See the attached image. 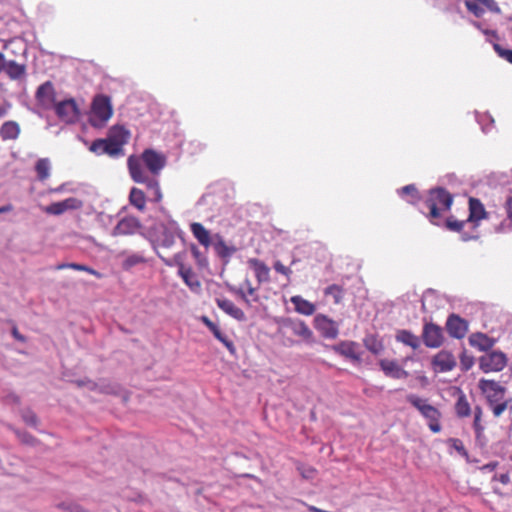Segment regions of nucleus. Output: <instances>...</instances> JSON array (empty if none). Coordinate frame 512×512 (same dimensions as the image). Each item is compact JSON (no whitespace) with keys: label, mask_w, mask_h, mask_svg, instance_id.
I'll return each instance as SVG.
<instances>
[{"label":"nucleus","mask_w":512,"mask_h":512,"mask_svg":"<svg viewBox=\"0 0 512 512\" xmlns=\"http://www.w3.org/2000/svg\"><path fill=\"white\" fill-rule=\"evenodd\" d=\"M128 169L131 178L137 183H143L147 186V189L151 193L152 200L159 202L162 199V193L160 191L159 182L156 178L149 176L144 168L142 167L141 160L130 156L128 158Z\"/></svg>","instance_id":"1"},{"label":"nucleus","mask_w":512,"mask_h":512,"mask_svg":"<svg viewBox=\"0 0 512 512\" xmlns=\"http://www.w3.org/2000/svg\"><path fill=\"white\" fill-rule=\"evenodd\" d=\"M453 203V196L444 188L431 189L429 197L426 200V205L430 210L429 217L433 224H438L434 221L441 216V211H447L451 208Z\"/></svg>","instance_id":"2"},{"label":"nucleus","mask_w":512,"mask_h":512,"mask_svg":"<svg viewBox=\"0 0 512 512\" xmlns=\"http://www.w3.org/2000/svg\"><path fill=\"white\" fill-rule=\"evenodd\" d=\"M113 108L110 97L100 94L96 95L92 102L90 122L93 127H103L111 118Z\"/></svg>","instance_id":"3"},{"label":"nucleus","mask_w":512,"mask_h":512,"mask_svg":"<svg viewBox=\"0 0 512 512\" xmlns=\"http://www.w3.org/2000/svg\"><path fill=\"white\" fill-rule=\"evenodd\" d=\"M158 256L162 259V261L167 266H178V273L185 282L187 286H189L191 289H199L200 288V282L198 281L196 275L192 271L191 268H187L182 263V256L181 254H175L171 258H165L162 254L158 253Z\"/></svg>","instance_id":"4"},{"label":"nucleus","mask_w":512,"mask_h":512,"mask_svg":"<svg viewBox=\"0 0 512 512\" xmlns=\"http://www.w3.org/2000/svg\"><path fill=\"white\" fill-rule=\"evenodd\" d=\"M507 357L501 351H491L479 358V368L484 373L499 372L505 368Z\"/></svg>","instance_id":"5"},{"label":"nucleus","mask_w":512,"mask_h":512,"mask_svg":"<svg viewBox=\"0 0 512 512\" xmlns=\"http://www.w3.org/2000/svg\"><path fill=\"white\" fill-rule=\"evenodd\" d=\"M479 389L485 394L489 406L504 400L506 388L494 380L480 379Z\"/></svg>","instance_id":"6"},{"label":"nucleus","mask_w":512,"mask_h":512,"mask_svg":"<svg viewBox=\"0 0 512 512\" xmlns=\"http://www.w3.org/2000/svg\"><path fill=\"white\" fill-rule=\"evenodd\" d=\"M431 365L434 372L444 373L452 371L456 367L457 362L452 352L441 350L432 357Z\"/></svg>","instance_id":"7"},{"label":"nucleus","mask_w":512,"mask_h":512,"mask_svg":"<svg viewBox=\"0 0 512 512\" xmlns=\"http://www.w3.org/2000/svg\"><path fill=\"white\" fill-rule=\"evenodd\" d=\"M57 116L65 123H74L79 118V109L74 99H66L55 105Z\"/></svg>","instance_id":"8"},{"label":"nucleus","mask_w":512,"mask_h":512,"mask_svg":"<svg viewBox=\"0 0 512 512\" xmlns=\"http://www.w3.org/2000/svg\"><path fill=\"white\" fill-rule=\"evenodd\" d=\"M422 339L428 348H439L444 341L443 330L434 323H425L422 331Z\"/></svg>","instance_id":"9"},{"label":"nucleus","mask_w":512,"mask_h":512,"mask_svg":"<svg viewBox=\"0 0 512 512\" xmlns=\"http://www.w3.org/2000/svg\"><path fill=\"white\" fill-rule=\"evenodd\" d=\"M406 400L415 407L428 422L436 418H441V412L436 407L428 404L426 399H422L415 394H409Z\"/></svg>","instance_id":"10"},{"label":"nucleus","mask_w":512,"mask_h":512,"mask_svg":"<svg viewBox=\"0 0 512 512\" xmlns=\"http://www.w3.org/2000/svg\"><path fill=\"white\" fill-rule=\"evenodd\" d=\"M142 161L153 175H158L166 165V157L153 149H146L142 153Z\"/></svg>","instance_id":"11"},{"label":"nucleus","mask_w":512,"mask_h":512,"mask_svg":"<svg viewBox=\"0 0 512 512\" xmlns=\"http://www.w3.org/2000/svg\"><path fill=\"white\" fill-rule=\"evenodd\" d=\"M177 227L171 225H161L157 238L154 241V248L159 252V248L168 249L171 248L175 244L176 236H177Z\"/></svg>","instance_id":"12"},{"label":"nucleus","mask_w":512,"mask_h":512,"mask_svg":"<svg viewBox=\"0 0 512 512\" xmlns=\"http://www.w3.org/2000/svg\"><path fill=\"white\" fill-rule=\"evenodd\" d=\"M315 328L321 333L324 338L335 339L338 336V325L327 316L318 314L314 318Z\"/></svg>","instance_id":"13"},{"label":"nucleus","mask_w":512,"mask_h":512,"mask_svg":"<svg viewBox=\"0 0 512 512\" xmlns=\"http://www.w3.org/2000/svg\"><path fill=\"white\" fill-rule=\"evenodd\" d=\"M82 207V201L70 197L60 202H54L48 206L43 207V211L50 215H62L66 211L76 210Z\"/></svg>","instance_id":"14"},{"label":"nucleus","mask_w":512,"mask_h":512,"mask_svg":"<svg viewBox=\"0 0 512 512\" xmlns=\"http://www.w3.org/2000/svg\"><path fill=\"white\" fill-rule=\"evenodd\" d=\"M90 151L97 155H109L110 157H120L123 156L124 153L118 148V144L111 143L108 138L105 139H96L92 142L90 146Z\"/></svg>","instance_id":"15"},{"label":"nucleus","mask_w":512,"mask_h":512,"mask_svg":"<svg viewBox=\"0 0 512 512\" xmlns=\"http://www.w3.org/2000/svg\"><path fill=\"white\" fill-rule=\"evenodd\" d=\"M332 350L354 362H359L361 359L359 344L353 341H341L340 343L333 345Z\"/></svg>","instance_id":"16"},{"label":"nucleus","mask_w":512,"mask_h":512,"mask_svg":"<svg viewBox=\"0 0 512 512\" xmlns=\"http://www.w3.org/2000/svg\"><path fill=\"white\" fill-rule=\"evenodd\" d=\"M36 99L43 108H51L55 103V90L50 81L44 82L36 91Z\"/></svg>","instance_id":"17"},{"label":"nucleus","mask_w":512,"mask_h":512,"mask_svg":"<svg viewBox=\"0 0 512 512\" xmlns=\"http://www.w3.org/2000/svg\"><path fill=\"white\" fill-rule=\"evenodd\" d=\"M446 329L449 335L456 339H461L468 330L467 322L458 315L451 314L446 322Z\"/></svg>","instance_id":"18"},{"label":"nucleus","mask_w":512,"mask_h":512,"mask_svg":"<svg viewBox=\"0 0 512 512\" xmlns=\"http://www.w3.org/2000/svg\"><path fill=\"white\" fill-rule=\"evenodd\" d=\"M140 221L132 216L124 217L121 219L113 229V235H130L134 234L140 229Z\"/></svg>","instance_id":"19"},{"label":"nucleus","mask_w":512,"mask_h":512,"mask_svg":"<svg viewBox=\"0 0 512 512\" xmlns=\"http://www.w3.org/2000/svg\"><path fill=\"white\" fill-rule=\"evenodd\" d=\"M283 326L288 328L294 335L299 336L303 340L311 341L313 332L302 320L286 319Z\"/></svg>","instance_id":"20"},{"label":"nucleus","mask_w":512,"mask_h":512,"mask_svg":"<svg viewBox=\"0 0 512 512\" xmlns=\"http://www.w3.org/2000/svg\"><path fill=\"white\" fill-rule=\"evenodd\" d=\"M379 365L384 374L394 379H401L408 377L409 373L398 365L394 360L381 359Z\"/></svg>","instance_id":"21"},{"label":"nucleus","mask_w":512,"mask_h":512,"mask_svg":"<svg viewBox=\"0 0 512 512\" xmlns=\"http://www.w3.org/2000/svg\"><path fill=\"white\" fill-rule=\"evenodd\" d=\"M130 133L122 126H113L109 129L108 140L113 144H118V148L124 153V145L128 142Z\"/></svg>","instance_id":"22"},{"label":"nucleus","mask_w":512,"mask_h":512,"mask_svg":"<svg viewBox=\"0 0 512 512\" xmlns=\"http://www.w3.org/2000/svg\"><path fill=\"white\" fill-rule=\"evenodd\" d=\"M190 230L197 241L206 249L213 244L214 236H211L210 232L201 223H191Z\"/></svg>","instance_id":"23"},{"label":"nucleus","mask_w":512,"mask_h":512,"mask_svg":"<svg viewBox=\"0 0 512 512\" xmlns=\"http://www.w3.org/2000/svg\"><path fill=\"white\" fill-rule=\"evenodd\" d=\"M218 307L223 310L226 314L233 317L238 321H244L246 319L245 313L237 307L231 300L225 298L216 299Z\"/></svg>","instance_id":"24"},{"label":"nucleus","mask_w":512,"mask_h":512,"mask_svg":"<svg viewBox=\"0 0 512 512\" xmlns=\"http://www.w3.org/2000/svg\"><path fill=\"white\" fill-rule=\"evenodd\" d=\"M488 216L484 205L481 203L479 199L470 198L469 199V217L467 221L478 223L482 219H486Z\"/></svg>","instance_id":"25"},{"label":"nucleus","mask_w":512,"mask_h":512,"mask_svg":"<svg viewBox=\"0 0 512 512\" xmlns=\"http://www.w3.org/2000/svg\"><path fill=\"white\" fill-rule=\"evenodd\" d=\"M255 272L257 281L261 284L270 280L269 267L257 258H250L247 262Z\"/></svg>","instance_id":"26"},{"label":"nucleus","mask_w":512,"mask_h":512,"mask_svg":"<svg viewBox=\"0 0 512 512\" xmlns=\"http://www.w3.org/2000/svg\"><path fill=\"white\" fill-rule=\"evenodd\" d=\"M471 346L478 348L480 351H489L495 345V339L484 333H474L469 337Z\"/></svg>","instance_id":"27"},{"label":"nucleus","mask_w":512,"mask_h":512,"mask_svg":"<svg viewBox=\"0 0 512 512\" xmlns=\"http://www.w3.org/2000/svg\"><path fill=\"white\" fill-rule=\"evenodd\" d=\"M212 245L217 255L223 259L230 258L236 252V248L228 246L220 234L214 235V242Z\"/></svg>","instance_id":"28"},{"label":"nucleus","mask_w":512,"mask_h":512,"mask_svg":"<svg viewBox=\"0 0 512 512\" xmlns=\"http://www.w3.org/2000/svg\"><path fill=\"white\" fill-rule=\"evenodd\" d=\"M3 71L13 80L20 79L25 75V66L18 64L14 60L6 61L3 56Z\"/></svg>","instance_id":"29"},{"label":"nucleus","mask_w":512,"mask_h":512,"mask_svg":"<svg viewBox=\"0 0 512 512\" xmlns=\"http://www.w3.org/2000/svg\"><path fill=\"white\" fill-rule=\"evenodd\" d=\"M20 134V126L15 121H6L0 127V137L2 140H15Z\"/></svg>","instance_id":"30"},{"label":"nucleus","mask_w":512,"mask_h":512,"mask_svg":"<svg viewBox=\"0 0 512 512\" xmlns=\"http://www.w3.org/2000/svg\"><path fill=\"white\" fill-rule=\"evenodd\" d=\"M291 302L293 303L295 310L303 315L310 316L314 314L316 307L313 303L308 300L302 298L299 295L291 297Z\"/></svg>","instance_id":"31"},{"label":"nucleus","mask_w":512,"mask_h":512,"mask_svg":"<svg viewBox=\"0 0 512 512\" xmlns=\"http://www.w3.org/2000/svg\"><path fill=\"white\" fill-rule=\"evenodd\" d=\"M455 413L459 418H465L471 415V407L466 395L458 389V398L455 403Z\"/></svg>","instance_id":"32"},{"label":"nucleus","mask_w":512,"mask_h":512,"mask_svg":"<svg viewBox=\"0 0 512 512\" xmlns=\"http://www.w3.org/2000/svg\"><path fill=\"white\" fill-rule=\"evenodd\" d=\"M396 340L413 349L420 347L419 337L408 330H399L396 334Z\"/></svg>","instance_id":"33"},{"label":"nucleus","mask_w":512,"mask_h":512,"mask_svg":"<svg viewBox=\"0 0 512 512\" xmlns=\"http://www.w3.org/2000/svg\"><path fill=\"white\" fill-rule=\"evenodd\" d=\"M130 204L136 207L138 210L143 211L146 206V197L142 190L133 187L129 194Z\"/></svg>","instance_id":"34"},{"label":"nucleus","mask_w":512,"mask_h":512,"mask_svg":"<svg viewBox=\"0 0 512 512\" xmlns=\"http://www.w3.org/2000/svg\"><path fill=\"white\" fill-rule=\"evenodd\" d=\"M35 170H36V173H37V178L40 181H44L47 178H49L50 170H51V165H50L49 159H47V158L39 159L36 162Z\"/></svg>","instance_id":"35"},{"label":"nucleus","mask_w":512,"mask_h":512,"mask_svg":"<svg viewBox=\"0 0 512 512\" xmlns=\"http://www.w3.org/2000/svg\"><path fill=\"white\" fill-rule=\"evenodd\" d=\"M120 391L121 387L116 383H112L107 380L97 382V393L117 395Z\"/></svg>","instance_id":"36"},{"label":"nucleus","mask_w":512,"mask_h":512,"mask_svg":"<svg viewBox=\"0 0 512 512\" xmlns=\"http://www.w3.org/2000/svg\"><path fill=\"white\" fill-rule=\"evenodd\" d=\"M145 261V257L141 253L129 254L123 260L122 268L124 270H129L138 264L144 263Z\"/></svg>","instance_id":"37"},{"label":"nucleus","mask_w":512,"mask_h":512,"mask_svg":"<svg viewBox=\"0 0 512 512\" xmlns=\"http://www.w3.org/2000/svg\"><path fill=\"white\" fill-rule=\"evenodd\" d=\"M495 417H500L506 410L512 413V399L500 401L494 405L489 406Z\"/></svg>","instance_id":"38"},{"label":"nucleus","mask_w":512,"mask_h":512,"mask_svg":"<svg viewBox=\"0 0 512 512\" xmlns=\"http://www.w3.org/2000/svg\"><path fill=\"white\" fill-rule=\"evenodd\" d=\"M15 434L21 443L25 445L34 447L39 444V440L26 431L15 430Z\"/></svg>","instance_id":"39"},{"label":"nucleus","mask_w":512,"mask_h":512,"mask_svg":"<svg viewBox=\"0 0 512 512\" xmlns=\"http://www.w3.org/2000/svg\"><path fill=\"white\" fill-rule=\"evenodd\" d=\"M324 293H325V295H331L336 304H339L342 301L343 294H344L343 289L336 284H332V285L328 286L324 290Z\"/></svg>","instance_id":"40"},{"label":"nucleus","mask_w":512,"mask_h":512,"mask_svg":"<svg viewBox=\"0 0 512 512\" xmlns=\"http://www.w3.org/2000/svg\"><path fill=\"white\" fill-rule=\"evenodd\" d=\"M23 421L34 428H36L39 424V420L37 415L30 409H25L21 413Z\"/></svg>","instance_id":"41"},{"label":"nucleus","mask_w":512,"mask_h":512,"mask_svg":"<svg viewBox=\"0 0 512 512\" xmlns=\"http://www.w3.org/2000/svg\"><path fill=\"white\" fill-rule=\"evenodd\" d=\"M193 257L196 260V263L199 267H206L208 265L207 257L204 253H202L198 247L194 244L190 247Z\"/></svg>","instance_id":"42"},{"label":"nucleus","mask_w":512,"mask_h":512,"mask_svg":"<svg viewBox=\"0 0 512 512\" xmlns=\"http://www.w3.org/2000/svg\"><path fill=\"white\" fill-rule=\"evenodd\" d=\"M464 225L465 221H459L455 219L453 216L448 217L445 221L446 228L454 232H460Z\"/></svg>","instance_id":"43"},{"label":"nucleus","mask_w":512,"mask_h":512,"mask_svg":"<svg viewBox=\"0 0 512 512\" xmlns=\"http://www.w3.org/2000/svg\"><path fill=\"white\" fill-rule=\"evenodd\" d=\"M482 419V408L480 406H476L474 408V422L473 427L477 435H480L483 431V426L481 425Z\"/></svg>","instance_id":"44"},{"label":"nucleus","mask_w":512,"mask_h":512,"mask_svg":"<svg viewBox=\"0 0 512 512\" xmlns=\"http://www.w3.org/2000/svg\"><path fill=\"white\" fill-rule=\"evenodd\" d=\"M205 325L210 329V331L213 333L215 338H217L219 341H223V337L225 334L222 333V331L219 329V327L214 324L208 317L204 316L202 318Z\"/></svg>","instance_id":"45"},{"label":"nucleus","mask_w":512,"mask_h":512,"mask_svg":"<svg viewBox=\"0 0 512 512\" xmlns=\"http://www.w3.org/2000/svg\"><path fill=\"white\" fill-rule=\"evenodd\" d=\"M460 365L462 371H468L474 365V357L467 354L464 350L460 355Z\"/></svg>","instance_id":"46"},{"label":"nucleus","mask_w":512,"mask_h":512,"mask_svg":"<svg viewBox=\"0 0 512 512\" xmlns=\"http://www.w3.org/2000/svg\"><path fill=\"white\" fill-rule=\"evenodd\" d=\"M465 6L467 10L473 13L476 17H480L484 13V10L475 2L467 0L465 1Z\"/></svg>","instance_id":"47"},{"label":"nucleus","mask_w":512,"mask_h":512,"mask_svg":"<svg viewBox=\"0 0 512 512\" xmlns=\"http://www.w3.org/2000/svg\"><path fill=\"white\" fill-rule=\"evenodd\" d=\"M450 442L452 444V447L462 456H465L467 457L468 456V453H467V450L465 449L462 441L460 439H457V438H452L450 439Z\"/></svg>","instance_id":"48"},{"label":"nucleus","mask_w":512,"mask_h":512,"mask_svg":"<svg viewBox=\"0 0 512 512\" xmlns=\"http://www.w3.org/2000/svg\"><path fill=\"white\" fill-rule=\"evenodd\" d=\"M274 269L276 272L286 276L287 279H289L290 275L292 274V270L290 268L284 266L280 261H276L274 263Z\"/></svg>","instance_id":"49"},{"label":"nucleus","mask_w":512,"mask_h":512,"mask_svg":"<svg viewBox=\"0 0 512 512\" xmlns=\"http://www.w3.org/2000/svg\"><path fill=\"white\" fill-rule=\"evenodd\" d=\"M495 50L498 52L499 56L512 64V50L503 49L499 45H495Z\"/></svg>","instance_id":"50"},{"label":"nucleus","mask_w":512,"mask_h":512,"mask_svg":"<svg viewBox=\"0 0 512 512\" xmlns=\"http://www.w3.org/2000/svg\"><path fill=\"white\" fill-rule=\"evenodd\" d=\"M68 266H69V268L74 269V270L86 271L90 274L98 275V273L94 269H92L88 266H85V265H81V264H77V263H69Z\"/></svg>","instance_id":"51"},{"label":"nucleus","mask_w":512,"mask_h":512,"mask_svg":"<svg viewBox=\"0 0 512 512\" xmlns=\"http://www.w3.org/2000/svg\"><path fill=\"white\" fill-rule=\"evenodd\" d=\"M504 208H505V211L507 214V218L510 221H512V194L507 196L505 203H504Z\"/></svg>","instance_id":"52"},{"label":"nucleus","mask_w":512,"mask_h":512,"mask_svg":"<svg viewBox=\"0 0 512 512\" xmlns=\"http://www.w3.org/2000/svg\"><path fill=\"white\" fill-rule=\"evenodd\" d=\"M299 471L305 479H312L315 474V469L312 467H300Z\"/></svg>","instance_id":"53"},{"label":"nucleus","mask_w":512,"mask_h":512,"mask_svg":"<svg viewBox=\"0 0 512 512\" xmlns=\"http://www.w3.org/2000/svg\"><path fill=\"white\" fill-rule=\"evenodd\" d=\"M440 418H436L435 420H431L428 422V426L430 430L434 433H438L441 431V425L439 422Z\"/></svg>","instance_id":"54"},{"label":"nucleus","mask_w":512,"mask_h":512,"mask_svg":"<svg viewBox=\"0 0 512 512\" xmlns=\"http://www.w3.org/2000/svg\"><path fill=\"white\" fill-rule=\"evenodd\" d=\"M400 193L401 194H410V195L414 196L415 194H417V189L413 184H410V185H406L403 188H401Z\"/></svg>","instance_id":"55"},{"label":"nucleus","mask_w":512,"mask_h":512,"mask_svg":"<svg viewBox=\"0 0 512 512\" xmlns=\"http://www.w3.org/2000/svg\"><path fill=\"white\" fill-rule=\"evenodd\" d=\"M60 507L68 512H82L81 508L76 504H61Z\"/></svg>","instance_id":"56"},{"label":"nucleus","mask_w":512,"mask_h":512,"mask_svg":"<svg viewBox=\"0 0 512 512\" xmlns=\"http://www.w3.org/2000/svg\"><path fill=\"white\" fill-rule=\"evenodd\" d=\"M10 109L11 104L9 102H4L2 105H0V119L5 117Z\"/></svg>","instance_id":"57"},{"label":"nucleus","mask_w":512,"mask_h":512,"mask_svg":"<svg viewBox=\"0 0 512 512\" xmlns=\"http://www.w3.org/2000/svg\"><path fill=\"white\" fill-rule=\"evenodd\" d=\"M221 342L226 346V348H227L231 353H234V352H235V347H234L233 342H232V341H230L226 335L223 337V341H221Z\"/></svg>","instance_id":"58"},{"label":"nucleus","mask_w":512,"mask_h":512,"mask_svg":"<svg viewBox=\"0 0 512 512\" xmlns=\"http://www.w3.org/2000/svg\"><path fill=\"white\" fill-rule=\"evenodd\" d=\"M497 466H498V462L494 461V462H490V463L483 465L481 467V470L490 472V471L495 470Z\"/></svg>","instance_id":"59"},{"label":"nucleus","mask_w":512,"mask_h":512,"mask_svg":"<svg viewBox=\"0 0 512 512\" xmlns=\"http://www.w3.org/2000/svg\"><path fill=\"white\" fill-rule=\"evenodd\" d=\"M12 335L18 341L25 342V340H26L25 337L22 334L19 333V331L17 330L16 327H14L12 329Z\"/></svg>","instance_id":"60"},{"label":"nucleus","mask_w":512,"mask_h":512,"mask_svg":"<svg viewBox=\"0 0 512 512\" xmlns=\"http://www.w3.org/2000/svg\"><path fill=\"white\" fill-rule=\"evenodd\" d=\"M244 284H245V286L247 288L248 295L253 296L255 291H256V289L252 287L250 280L249 279H245Z\"/></svg>","instance_id":"61"},{"label":"nucleus","mask_w":512,"mask_h":512,"mask_svg":"<svg viewBox=\"0 0 512 512\" xmlns=\"http://www.w3.org/2000/svg\"><path fill=\"white\" fill-rule=\"evenodd\" d=\"M366 346L374 354H378L381 350L380 345H377V344H372V345L366 344Z\"/></svg>","instance_id":"62"},{"label":"nucleus","mask_w":512,"mask_h":512,"mask_svg":"<svg viewBox=\"0 0 512 512\" xmlns=\"http://www.w3.org/2000/svg\"><path fill=\"white\" fill-rule=\"evenodd\" d=\"M89 391L97 392V382L87 380V387Z\"/></svg>","instance_id":"63"},{"label":"nucleus","mask_w":512,"mask_h":512,"mask_svg":"<svg viewBox=\"0 0 512 512\" xmlns=\"http://www.w3.org/2000/svg\"><path fill=\"white\" fill-rule=\"evenodd\" d=\"M307 506V509L310 511V512H330V511H326V510H322L320 508H317L316 506H313V505H308V504H305Z\"/></svg>","instance_id":"64"}]
</instances>
